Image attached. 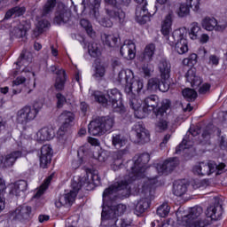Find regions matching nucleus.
<instances>
[{
  "mask_svg": "<svg viewBox=\"0 0 227 227\" xmlns=\"http://www.w3.org/2000/svg\"><path fill=\"white\" fill-rule=\"evenodd\" d=\"M150 162V154L142 153L133 158V166L130 168L131 172L125 176L124 180L114 183L103 192V209L101 213V226L108 227H128L132 224V220L129 218L118 219L120 215L125 214L127 206L123 204L114 205L109 204V201H114L120 198L121 194H129L130 192V184L137 178L145 176V171Z\"/></svg>",
  "mask_w": 227,
  "mask_h": 227,
  "instance_id": "nucleus-1",
  "label": "nucleus"
},
{
  "mask_svg": "<svg viewBox=\"0 0 227 227\" xmlns=\"http://www.w3.org/2000/svg\"><path fill=\"white\" fill-rule=\"evenodd\" d=\"M92 100L101 104L104 107H112L114 111H122L123 104L121 103V92L118 89L107 90V96L101 91H94L91 94Z\"/></svg>",
  "mask_w": 227,
  "mask_h": 227,
  "instance_id": "nucleus-2",
  "label": "nucleus"
},
{
  "mask_svg": "<svg viewBox=\"0 0 227 227\" xmlns=\"http://www.w3.org/2000/svg\"><path fill=\"white\" fill-rule=\"evenodd\" d=\"M153 184H155V181L148 180L142 186V194L144 197L137 201L135 207L136 215H141V214H145V210L150 208V202L153 200Z\"/></svg>",
  "mask_w": 227,
  "mask_h": 227,
  "instance_id": "nucleus-3",
  "label": "nucleus"
},
{
  "mask_svg": "<svg viewBox=\"0 0 227 227\" xmlns=\"http://www.w3.org/2000/svg\"><path fill=\"white\" fill-rule=\"evenodd\" d=\"M202 214L203 208L201 207H192L189 214L182 217L178 227H205L208 225V222L200 218Z\"/></svg>",
  "mask_w": 227,
  "mask_h": 227,
  "instance_id": "nucleus-4",
  "label": "nucleus"
},
{
  "mask_svg": "<svg viewBox=\"0 0 227 227\" xmlns=\"http://www.w3.org/2000/svg\"><path fill=\"white\" fill-rule=\"evenodd\" d=\"M224 168H226V164L220 163L216 164L214 161L207 162H199L193 166L192 172L197 176H205L208 175H212V173H215L216 175H221L223 171H224Z\"/></svg>",
  "mask_w": 227,
  "mask_h": 227,
  "instance_id": "nucleus-5",
  "label": "nucleus"
},
{
  "mask_svg": "<svg viewBox=\"0 0 227 227\" xmlns=\"http://www.w3.org/2000/svg\"><path fill=\"white\" fill-rule=\"evenodd\" d=\"M40 109H42V104H38L37 102L34 104L33 107L25 106L21 108L17 113V123H20V125H27L29 121H33V120L36 118V114L40 113Z\"/></svg>",
  "mask_w": 227,
  "mask_h": 227,
  "instance_id": "nucleus-6",
  "label": "nucleus"
},
{
  "mask_svg": "<svg viewBox=\"0 0 227 227\" xmlns=\"http://www.w3.org/2000/svg\"><path fill=\"white\" fill-rule=\"evenodd\" d=\"M71 185L73 190H71L70 192L59 197V199L55 202L57 208H61V207H65L66 205H72L74 201H75L77 192L81 191V187H82V185H87V184L84 181V177H82L79 183L74 181Z\"/></svg>",
  "mask_w": 227,
  "mask_h": 227,
  "instance_id": "nucleus-7",
  "label": "nucleus"
},
{
  "mask_svg": "<svg viewBox=\"0 0 227 227\" xmlns=\"http://www.w3.org/2000/svg\"><path fill=\"white\" fill-rule=\"evenodd\" d=\"M171 103L169 100L166 99L161 103V107H160L156 112L157 122L155 123V129L157 132H164L168 130L169 125V121H168V109H169Z\"/></svg>",
  "mask_w": 227,
  "mask_h": 227,
  "instance_id": "nucleus-8",
  "label": "nucleus"
},
{
  "mask_svg": "<svg viewBox=\"0 0 227 227\" xmlns=\"http://www.w3.org/2000/svg\"><path fill=\"white\" fill-rule=\"evenodd\" d=\"M139 5L136 8V20L138 24H146L150 22V17L157 12V6L154 7V12H149L146 8V2L137 3Z\"/></svg>",
  "mask_w": 227,
  "mask_h": 227,
  "instance_id": "nucleus-9",
  "label": "nucleus"
},
{
  "mask_svg": "<svg viewBox=\"0 0 227 227\" xmlns=\"http://www.w3.org/2000/svg\"><path fill=\"white\" fill-rule=\"evenodd\" d=\"M72 17V11L68 6L60 4L58 7L57 12H55V17L53 19V24H58L59 26L61 24H66L70 20Z\"/></svg>",
  "mask_w": 227,
  "mask_h": 227,
  "instance_id": "nucleus-10",
  "label": "nucleus"
},
{
  "mask_svg": "<svg viewBox=\"0 0 227 227\" xmlns=\"http://www.w3.org/2000/svg\"><path fill=\"white\" fill-rule=\"evenodd\" d=\"M223 214H224V209H223V204L219 199L215 200V203L207 208L206 215L209 217L211 221H220L223 219Z\"/></svg>",
  "mask_w": 227,
  "mask_h": 227,
  "instance_id": "nucleus-11",
  "label": "nucleus"
},
{
  "mask_svg": "<svg viewBox=\"0 0 227 227\" xmlns=\"http://www.w3.org/2000/svg\"><path fill=\"white\" fill-rule=\"evenodd\" d=\"M200 132H201L200 128H191L184 137L182 143L176 147V153H180L182 150H187V148H191V146H192V137H196Z\"/></svg>",
  "mask_w": 227,
  "mask_h": 227,
  "instance_id": "nucleus-12",
  "label": "nucleus"
},
{
  "mask_svg": "<svg viewBox=\"0 0 227 227\" xmlns=\"http://www.w3.org/2000/svg\"><path fill=\"white\" fill-rule=\"evenodd\" d=\"M12 217L16 221H29L33 218V208L30 206H19L12 213Z\"/></svg>",
  "mask_w": 227,
  "mask_h": 227,
  "instance_id": "nucleus-13",
  "label": "nucleus"
},
{
  "mask_svg": "<svg viewBox=\"0 0 227 227\" xmlns=\"http://www.w3.org/2000/svg\"><path fill=\"white\" fill-rule=\"evenodd\" d=\"M22 157V151H12L0 158L1 168H13L19 159Z\"/></svg>",
  "mask_w": 227,
  "mask_h": 227,
  "instance_id": "nucleus-14",
  "label": "nucleus"
},
{
  "mask_svg": "<svg viewBox=\"0 0 227 227\" xmlns=\"http://www.w3.org/2000/svg\"><path fill=\"white\" fill-rule=\"evenodd\" d=\"M132 130L137 136L138 143H148L150 141V132L145 128L143 121H138L134 124Z\"/></svg>",
  "mask_w": 227,
  "mask_h": 227,
  "instance_id": "nucleus-15",
  "label": "nucleus"
},
{
  "mask_svg": "<svg viewBox=\"0 0 227 227\" xmlns=\"http://www.w3.org/2000/svg\"><path fill=\"white\" fill-rule=\"evenodd\" d=\"M120 52L125 59H134L136 58V43L132 40H125L121 46Z\"/></svg>",
  "mask_w": 227,
  "mask_h": 227,
  "instance_id": "nucleus-16",
  "label": "nucleus"
},
{
  "mask_svg": "<svg viewBox=\"0 0 227 227\" xmlns=\"http://www.w3.org/2000/svg\"><path fill=\"white\" fill-rule=\"evenodd\" d=\"M143 88H145V84L142 80L132 79L128 84H126L124 91L126 95H141L145 93L143 91Z\"/></svg>",
  "mask_w": 227,
  "mask_h": 227,
  "instance_id": "nucleus-17",
  "label": "nucleus"
},
{
  "mask_svg": "<svg viewBox=\"0 0 227 227\" xmlns=\"http://www.w3.org/2000/svg\"><path fill=\"white\" fill-rule=\"evenodd\" d=\"M52 161V147L49 145H44L41 148L40 167L43 169L49 168V164Z\"/></svg>",
  "mask_w": 227,
  "mask_h": 227,
  "instance_id": "nucleus-18",
  "label": "nucleus"
},
{
  "mask_svg": "<svg viewBox=\"0 0 227 227\" xmlns=\"http://www.w3.org/2000/svg\"><path fill=\"white\" fill-rule=\"evenodd\" d=\"M127 98L129 100V107L135 111L136 116L140 119L145 118V113H143V108H141L143 100L137 98V95H127Z\"/></svg>",
  "mask_w": 227,
  "mask_h": 227,
  "instance_id": "nucleus-19",
  "label": "nucleus"
},
{
  "mask_svg": "<svg viewBox=\"0 0 227 227\" xmlns=\"http://www.w3.org/2000/svg\"><path fill=\"white\" fill-rule=\"evenodd\" d=\"M178 166V159L170 158L166 160L163 163L158 164L156 169L159 175H164V173H171L175 168Z\"/></svg>",
  "mask_w": 227,
  "mask_h": 227,
  "instance_id": "nucleus-20",
  "label": "nucleus"
},
{
  "mask_svg": "<svg viewBox=\"0 0 227 227\" xmlns=\"http://www.w3.org/2000/svg\"><path fill=\"white\" fill-rule=\"evenodd\" d=\"M106 13L110 19L119 20L121 24L125 22V12L120 8V4H117V6L106 7Z\"/></svg>",
  "mask_w": 227,
  "mask_h": 227,
  "instance_id": "nucleus-21",
  "label": "nucleus"
},
{
  "mask_svg": "<svg viewBox=\"0 0 227 227\" xmlns=\"http://www.w3.org/2000/svg\"><path fill=\"white\" fill-rule=\"evenodd\" d=\"M156 107H159V97L157 95H151L145 98L142 111L145 116L151 111H154Z\"/></svg>",
  "mask_w": 227,
  "mask_h": 227,
  "instance_id": "nucleus-22",
  "label": "nucleus"
},
{
  "mask_svg": "<svg viewBox=\"0 0 227 227\" xmlns=\"http://www.w3.org/2000/svg\"><path fill=\"white\" fill-rule=\"evenodd\" d=\"M27 182H26L25 180H20L11 186L9 194L10 196H16V198H19V196H21L22 192H24V191H27Z\"/></svg>",
  "mask_w": 227,
  "mask_h": 227,
  "instance_id": "nucleus-23",
  "label": "nucleus"
},
{
  "mask_svg": "<svg viewBox=\"0 0 227 227\" xmlns=\"http://www.w3.org/2000/svg\"><path fill=\"white\" fill-rule=\"evenodd\" d=\"M83 180L87 185L91 184L93 185H98L100 184V176H98V171L87 168L86 175L83 176Z\"/></svg>",
  "mask_w": 227,
  "mask_h": 227,
  "instance_id": "nucleus-24",
  "label": "nucleus"
},
{
  "mask_svg": "<svg viewBox=\"0 0 227 227\" xmlns=\"http://www.w3.org/2000/svg\"><path fill=\"white\" fill-rule=\"evenodd\" d=\"M158 68L161 79L163 81H168V79H169V74H171V64H169L166 59H162L158 64Z\"/></svg>",
  "mask_w": 227,
  "mask_h": 227,
  "instance_id": "nucleus-25",
  "label": "nucleus"
},
{
  "mask_svg": "<svg viewBox=\"0 0 227 227\" xmlns=\"http://www.w3.org/2000/svg\"><path fill=\"white\" fill-rule=\"evenodd\" d=\"M36 136L37 141H51V139L54 138L56 133L54 132V129H52L51 127H44L37 132Z\"/></svg>",
  "mask_w": 227,
  "mask_h": 227,
  "instance_id": "nucleus-26",
  "label": "nucleus"
},
{
  "mask_svg": "<svg viewBox=\"0 0 227 227\" xmlns=\"http://www.w3.org/2000/svg\"><path fill=\"white\" fill-rule=\"evenodd\" d=\"M102 0H82V4L83 5V10H86V6L90 4L92 6V11L90 12V15L98 20V17L100 13L98 12V8H100V3Z\"/></svg>",
  "mask_w": 227,
  "mask_h": 227,
  "instance_id": "nucleus-27",
  "label": "nucleus"
},
{
  "mask_svg": "<svg viewBox=\"0 0 227 227\" xmlns=\"http://www.w3.org/2000/svg\"><path fill=\"white\" fill-rule=\"evenodd\" d=\"M155 44L149 43L145 46L144 52L141 57V60L144 63H152L153 61V57L155 56Z\"/></svg>",
  "mask_w": 227,
  "mask_h": 227,
  "instance_id": "nucleus-28",
  "label": "nucleus"
},
{
  "mask_svg": "<svg viewBox=\"0 0 227 227\" xmlns=\"http://www.w3.org/2000/svg\"><path fill=\"white\" fill-rule=\"evenodd\" d=\"M186 81L191 83L192 88H199L201 86V78L196 75V69L191 68L185 74Z\"/></svg>",
  "mask_w": 227,
  "mask_h": 227,
  "instance_id": "nucleus-29",
  "label": "nucleus"
},
{
  "mask_svg": "<svg viewBox=\"0 0 227 227\" xmlns=\"http://www.w3.org/2000/svg\"><path fill=\"white\" fill-rule=\"evenodd\" d=\"M89 134L90 136H104L106 134V129H104V126L100 124L98 119L90 121L89 124Z\"/></svg>",
  "mask_w": 227,
  "mask_h": 227,
  "instance_id": "nucleus-30",
  "label": "nucleus"
},
{
  "mask_svg": "<svg viewBox=\"0 0 227 227\" xmlns=\"http://www.w3.org/2000/svg\"><path fill=\"white\" fill-rule=\"evenodd\" d=\"M127 143H129V140L121 134H114L112 136V146H114L115 150H121V148H125V146H127Z\"/></svg>",
  "mask_w": 227,
  "mask_h": 227,
  "instance_id": "nucleus-31",
  "label": "nucleus"
},
{
  "mask_svg": "<svg viewBox=\"0 0 227 227\" xmlns=\"http://www.w3.org/2000/svg\"><path fill=\"white\" fill-rule=\"evenodd\" d=\"M56 75H58V77L56 78V81H55V88L57 91H63V90H65L67 74L65 73V70L60 69L56 73Z\"/></svg>",
  "mask_w": 227,
  "mask_h": 227,
  "instance_id": "nucleus-32",
  "label": "nucleus"
},
{
  "mask_svg": "<svg viewBox=\"0 0 227 227\" xmlns=\"http://www.w3.org/2000/svg\"><path fill=\"white\" fill-rule=\"evenodd\" d=\"M74 120H75V116L74 115V113L68 112V111L62 113L59 115V121L63 125V127L60 128V130H62V129H67V127H68L74 121Z\"/></svg>",
  "mask_w": 227,
  "mask_h": 227,
  "instance_id": "nucleus-33",
  "label": "nucleus"
},
{
  "mask_svg": "<svg viewBox=\"0 0 227 227\" xmlns=\"http://www.w3.org/2000/svg\"><path fill=\"white\" fill-rule=\"evenodd\" d=\"M57 0H47L41 10V17H48V15H51V13L54 12Z\"/></svg>",
  "mask_w": 227,
  "mask_h": 227,
  "instance_id": "nucleus-34",
  "label": "nucleus"
},
{
  "mask_svg": "<svg viewBox=\"0 0 227 227\" xmlns=\"http://www.w3.org/2000/svg\"><path fill=\"white\" fill-rule=\"evenodd\" d=\"M134 79V72L130 69L121 70L118 74L119 82H125L126 85Z\"/></svg>",
  "mask_w": 227,
  "mask_h": 227,
  "instance_id": "nucleus-35",
  "label": "nucleus"
},
{
  "mask_svg": "<svg viewBox=\"0 0 227 227\" xmlns=\"http://www.w3.org/2000/svg\"><path fill=\"white\" fill-rule=\"evenodd\" d=\"M102 125L105 132H109L114 127V118L110 116L100 117L98 119Z\"/></svg>",
  "mask_w": 227,
  "mask_h": 227,
  "instance_id": "nucleus-36",
  "label": "nucleus"
},
{
  "mask_svg": "<svg viewBox=\"0 0 227 227\" xmlns=\"http://www.w3.org/2000/svg\"><path fill=\"white\" fill-rule=\"evenodd\" d=\"M187 192V184L182 181H176L173 186V193L175 196H184Z\"/></svg>",
  "mask_w": 227,
  "mask_h": 227,
  "instance_id": "nucleus-37",
  "label": "nucleus"
},
{
  "mask_svg": "<svg viewBox=\"0 0 227 227\" xmlns=\"http://www.w3.org/2000/svg\"><path fill=\"white\" fill-rule=\"evenodd\" d=\"M33 59V56L28 51H22L20 58L18 59V61L16 62V65L18 67H27L29 63H31Z\"/></svg>",
  "mask_w": 227,
  "mask_h": 227,
  "instance_id": "nucleus-38",
  "label": "nucleus"
},
{
  "mask_svg": "<svg viewBox=\"0 0 227 227\" xmlns=\"http://www.w3.org/2000/svg\"><path fill=\"white\" fill-rule=\"evenodd\" d=\"M201 26L204 29H215L219 27L217 20L214 17H206L201 20Z\"/></svg>",
  "mask_w": 227,
  "mask_h": 227,
  "instance_id": "nucleus-39",
  "label": "nucleus"
},
{
  "mask_svg": "<svg viewBox=\"0 0 227 227\" xmlns=\"http://www.w3.org/2000/svg\"><path fill=\"white\" fill-rule=\"evenodd\" d=\"M6 192V183L4 179L0 178V212H3L6 207V200L4 199V193Z\"/></svg>",
  "mask_w": 227,
  "mask_h": 227,
  "instance_id": "nucleus-40",
  "label": "nucleus"
},
{
  "mask_svg": "<svg viewBox=\"0 0 227 227\" xmlns=\"http://www.w3.org/2000/svg\"><path fill=\"white\" fill-rule=\"evenodd\" d=\"M175 50L179 54H185V52H189L187 39L182 37L179 41H177L175 46Z\"/></svg>",
  "mask_w": 227,
  "mask_h": 227,
  "instance_id": "nucleus-41",
  "label": "nucleus"
},
{
  "mask_svg": "<svg viewBox=\"0 0 227 227\" xmlns=\"http://www.w3.org/2000/svg\"><path fill=\"white\" fill-rule=\"evenodd\" d=\"M160 79L154 77L151 78L147 82V91H151V93H156V91H159V86H160Z\"/></svg>",
  "mask_w": 227,
  "mask_h": 227,
  "instance_id": "nucleus-42",
  "label": "nucleus"
},
{
  "mask_svg": "<svg viewBox=\"0 0 227 227\" xmlns=\"http://www.w3.org/2000/svg\"><path fill=\"white\" fill-rule=\"evenodd\" d=\"M104 43L106 44L107 47L113 48L116 47V43H118V37L114 35H106L104 34L103 36Z\"/></svg>",
  "mask_w": 227,
  "mask_h": 227,
  "instance_id": "nucleus-43",
  "label": "nucleus"
},
{
  "mask_svg": "<svg viewBox=\"0 0 227 227\" xmlns=\"http://www.w3.org/2000/svg\"><path fill=\"white\" fill-rule=\"evenodd\" d=\"M88 51L91 58H98L102 54V51H100V48H98V44H97V43H90L88 46Z\"/></svg>",
  "mask_w": 227,
  "mask_h": 227,
  "instance_id": "nucleus-44",
  "label": "nucleus"
},
{
  "mask_svg": "<svg viewBox=\"0 0 227 227\" xmlns=\"http://www.w3.org/2000/svg\"><path fill=\"white\" fill-rule=\"evenodd\" d=\"M127 149L119 150L114 153V165L121 166L123 164V156L126 155Z\"/></svg>",
  "mask_w": 227,
  "mask_h": 227,
  "instance_id": "nucleus-45",
  "label": "nucleus"
},
{
  "mask_svg": "<svg viewBox=\"0 0 227 227\" xmlns=\"http://www.w3.org/2000/svg\"><path fill=\"white\" fill-rule=\"evenodd\" d=\"M183 97H184V98H186L187 100L192 102L196 100L198 97V92H196V90L192 89L187 88L183 90Z\"/></svg>",
  "mask_w": 227,
  "mask_h": 227,
  "instance_id": "nucleus-46",
  "label": "nucleus"
},
{
  "mask_svg": "<svg viewBox=\"0 0 227 227\" xmlns=\"http://www.w3.org/2000/svg\"><path fill=\"white\" fill-rule=\"evenodd\" d=\"M27 30L26 29H12L10 32L11 38H21V40H26V35Z\"/></svg>",
  "mask_w": 227,
  "mask_h": 227,
  "instance_id": "nucleus-47",
  "label": "nucleus"
},
{
  "mask_svg": "<svg viewBox=\"0 0 227 227\" xmlns=\"http://www.w3.org/2000/svg\"><path fill=\"white\" fill-rule=\"evenodd\" d=\"M51 180H52V176H48L44 183L42 184L41 188L35 192L34 198H40L42 194L46 191L47 187H49V184H51Z\"/></svg>",
  "mask_w": 227,
  "mask_h": 227,
  "instance_id": "nucleus-48",
  "label": "nucleus"
},
{
  "mask_svg": "<svg viewBox=\"0 0 227 227\" xmlns=\"http://www.w3.org/2000/svg\"><path fill=\"white\" fill-rule=\"evenodd\" d=\"M170 210L171 207H169V205H168V203H163L157 208V214L158 215H160V217H167Z\"/></svg>",
  "mask_w": 227,
  "mask_h": 227,
  "instance_id": "nucleus-49",
  "label": "nucleus"
},
{
  "mask_svg": "<svg viewBox=\"0 0 227 227\" xmlns=\"http://www.w3.org/2000/svg\"><path fill=\"white\" fill-rule=\"evenodd\" d=\"M171 26H173V19L171 14H168L161 23V29H171Z\"/></svg>",
  "mask_w": 227,
  "mask_h": 227,
  "instance_id": "nucleus-50",
  "label": "nucleus"
},
{
  "mask_svg": "<svg viewBox=\"0 0 227 227\" xmlns=\"http://www.w3.org/2000/svg\"><path fill=\"white\" fill-rule=\"evenodd\" d=\"M190 6L185 3V4H182L179 7V11H178V15L180 17H186V15L189 13L190 12Z\"/></svg>",
  "mask_w": 227,
  "mask_h": 227,
  "instance_id": "nucleus-51",
  "label": "nucleus"
},
{
  "mask_svg": "<svg viewBox=\"0 0 227 227\" xmlns=\"http://www.w3.org/2000/svg\"><path fill=\"white\" fill-rule=\"evenodd\" d=\"M207 187H208V180L207 179L195 181L193 184V189H207Z\"/></svg>",
  "mask_w": 227,
  "mask_h": 227,
  "instance_id": "nucleus-52",
  "label": "nucleus"
},
{
  "mask_svg": "<svg viewBox=\"0 0 227 227\" xmlns=\"http://www.w3.org/2000/svg\"><path fill=\"white\" fill-rule=\"evenodd\" d=\"M186 4L193 12H198L200 10V0H186Z\"/></svg>",
  "mask_w": 227,
  "mask_h": 227,
  "instance_id": "nucleus-53",
  "label": "nucleus"
},
{
  "mask_svg": "<svg viewBox=\"0 0 227 227\" xmlns=\"http://www.w3.org/2000/svg\"><path fill=\"white\" fill-rule=\"evenodd\" d=\"M168 80H163L160 82V85H159V91H161L162 93H166V91H169V83L167 82Z\"/></svg>",
  "mask_w": 227,
  "mask_h": 227,
  "instance_id": "nucleus-54",
  "label": "nucleus"
},
{
  "mask_svg": "<svg viewBox=\"0 0 227 227\" xmlns=\"http://www.w3.org/2000/svg\"><path fill=\"white\" fill-rule=\"evenodd\" d=\"M153 65L152 64H148L147 66H144L143 67V72L145 75V77H150L152 75V74H153Z\"/></svg>",
  "mask_w": 227,
  "mask_h": 227,
  "instance_id": "nucleus-55",
  "label": "nucleus"
},
{
  "mask_svg": "<svg viewBox=\"0 0 227 227\" xmlns=\"http://www.w3.org/2000/svg\"><path fill=\"white\" fill-rule=\"evenodd\" d=\"M80 26L83 29H93V25L89 20L86 19L80 20Z\"/></svg>",
  "mask_w": 227,
  "mask_h": 227,
  "instance_id": "nucleus-56",
  "label": "nucleus"
},
{
  "mask_svg": "<svg viewBox=\"0 0 227 227\" xmlns=\"http://www.w3.org/2000/svg\"><path fill=\"white\" fill-rule=\"evenodd\" d=\"M95 77H104L106 75V67L104 66H97L96 67V73H95Z\"/></svg>",
  "mask_w": 227,
  "mask_h": 227,
  "instance_id": "nucleus-57",
  "label": "nucleus"
},
{
  "mask_svg": "<svg viewBox=\"0 0 227 227\" xmlns=\"http://www.w3.org/2000/svg\"><path fill=\"white\" fill-rule=\"evenodd\" d=\"M51 27V22L47 20H41L37 23V29H45Z\"/></svg>",
  "mask_w": 227,
  "mask_h": 227,
  "instance_id": "nucleus-58",
  "label": "nucleus"
},
{
  "mask_svg": "<svg viewBox=\"0 0 227 227\" xmlns=\"http://www.w3.org/2000/svg\"><path fill=\"white\" fill-rule=\"evenodd\" d=\"M219 61H221V58L219 56L215 54L209 56V61H208L209 65L217 67V65H219Z\"/></svg>",
  "mask_w": 227,
  "mask_h": 227,
  "instance_id": "nucleus-59",
  "label": "nucleus"
},
{
  "mask_svg": "<svg viewBox=\"0 0 227 227\" xmlns=\"http://www.w3.org/2000/svg\"><path fill=\"white\" fill-rule=\"evenodd\" d=\"M56 98L58 99L57 107H63V105L67 102V98H65L61 93H57Z\"/></svg>",
  "mask_w": 227,
  "mask_h": 227,
  "instance_id": "nucleus-60",
  "label": "nucleus"
},
{
  "mask_svg": "<svg viewBox=\"0 0 227 227\" xmlns=\"http://www.w3.org/2000/svg\"><path fill=\"white\" fill-rule=\"evenodd\" d=\"M15 17H21L23 13H26V7L16 6L12 8Z\"/></svg>",
  "mask_w": 227,
  "mask_h": 227,
  "instance_id": "nucleus-61",
  "label": "nucleus"
},
{
  "mask_svg": "<svg viewBox=\"0 0 227 227\" xmlns=\"http://www.w3.org/2000/svg\"><path fill=\"white\" fill-rule=\"evenodd\" d=\"M99 24L103 27H113V21H111V20L109 19H102L101 20H99Z\"/></svg>",
  "mask_w": 227,
  "mask_h": 227,
  "instance_id": "nucleus-62",
  "label": "nucleus"
},
{
  "mask_svg": "<svg viewBox=\"0 0 227 227\" xmlns=\"http://www.w3.org/2000/svg\"><path fill=\"white\" fill-rule=\"evenodd\" d=\"M26 82V77L19 76L13 81L14 86H20V84H24Z\"/></svg>",
  "mask_w": 227,
  "mask_h": 227,
  "instance_id": "nucleus-63",
  "label": "nucleus"
},
{
  "mask_svg": "<svg viewBox=\"0 0 227 227\" xmlns=\"http://www.w3.org/2000/svg\"><path fill=\"white\" fill-rule=\"evenodd\" d=\"M208 90H210V84L208 83H204L199 90V92L202 95H204V93H206L207 91H208Z\"/></svg>",
  "mask_w": 227,
  "mask_h": 227,
  "instance_id": "nucleus-64",
  "label": "nucleus"
}]
</instances>
